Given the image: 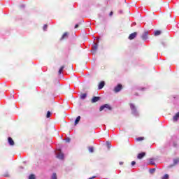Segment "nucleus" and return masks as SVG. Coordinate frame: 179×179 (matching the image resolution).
Masks as SVG:
<instances>
[{"instance_id": "20e7f679", "label": "nucleus", "mask_w": 179, "mask_h": 179, "mask_svg": "<svg viewBox=\"0 0 179 179\" xmlns=\"http://www.w3.org/2000/svg\"><path fill=\"white\" fill-rule=\"evenodd\" d=\"M68 37H69V33L64 32L62 36L61 37L60 40L61 41H62V40H65V38H68Z\"/></svg>"}, {"instance_id": "2eb2a0df", "label": "nucleus", "mask_w": 179, "mask_h": 179, "mask_svg": "<svg viewBox=\"0 0 179 179\" xmlns=\"http://www.w3.org/2000/svg\"><path fill=\"white\" fill-rule=\"evenodd\" d=\"M162 34V31L157 30L154 32V36H160Z\"/></svg>"}, {"instance_id": "f704fd0d", "label": "nucleus", "mask_w": 179, "mask_h": 179, "mask_svg": "<svg viewBox=\"0 0 179 179\" xmlns=\"http://www.w3.org/2000/svg\"><path fill=\"white\" fill-rule=\"evenodd\" d=\"M98 41H99V38H97Z\"/></svg>"}, {"instance_id": "7c9ffc66", "label": "nucleus", "mask_w": 179, "mask_h": 179, "mask_svg": "<svg viewBox=\"0 0 179 179\" xmlns=\"http://www.w3.org/2000/svg\"><path fill=\"white\" fill-rule=\"evenodd\" d=\"M119 164H120V166H122V164H124V162H119Z\"/></svg>"}, {"instance_id": "393cba45", "label": "nucleus", "mask_w": 179, "mask_h": 179, "mask_svg": "<svg viewBox=\"0 0 179 179\" xmlns=\"http://www.w3.org/2000/svg\"><path fill=\"white\" fill-rule=\"evenodd\" d=\"M162 179H169V175L168 174L164 175Z\"/></svg>"}, {"instance_id": "412c9836", "label": "nucleus", "mask_w": 179, "mask_h": 179, "mask_svg": "<svg viewBox=\"0 0 179 179\" xmlns=\"http://www.w3.org/2000/svg\"><path fill=\"white\" fill-rule=\"evenodd\" d=\"M51 117V112L48 111L46 114V118H50Z\"/></svg>"}, {"instance_id": "1a4fd4ad", "label": "nucleus", "mask_w": 179, "mask_h": 179, "mask_svg": "<svg viewBox=\"0 0 179 179\" xmlns=\"http://www.w3.org/2000/svg\"><path fill=\"white\" fill-rule=\"evenodd\" d=\"M106 85V83H104V81H101L99 85V90H101V89H103L104 87Z\"/></svg>"}, {"instance_id": "cd10ccee", "label": "nucleus", "mask_w": 179, "mask_h": 179, "mask_svg": "<svg viewBox=\"0 0 179 179\" xmlns=\"http://www.w3.org/2000/svg\"><path fill=\"white\" fill-rule=\"evenodd\" d=\"M136 164V162L135 161L131 162V166H135Z\"/></svg>"}, {"instance_id": "aec40b11", "label": "nucleus", "mask_w": 179, "mask_h": 179, "mask_svg": "<svg viewBox=\"0 0 179 179\" xmlns=\"http://www.w3.org/2000/svg\"><path fill=\"white\" fill-rule=\"evenodd\" d=\"M173 148H177V146H178V143H177V141L173 142Z\"/></svg>"}, {"instance_id": "9b49d317", "label": "nucleus", "mask_w": 179, "mask_h": 179, "mask_svg": "<svg viewBox=\"0 0 179 179\" xmlns=\"http://www.w3.org/2000/svg\"><path fill=\"white\" fill-rule=\"evenodd\" d=\"M97 48H99V44L97 43L94 44L92 46V50L94 52H96V51H97Z\"/></svg>"}, {"instance_id": "a211bd4d", "label": "nucleus", "mask_w": 179, "mask_h": 179, "mask_svg": "<svg viewBox=\"0 0 179 179\" xmlns=\"http://www.w3.org/2000/svg\"><path fill=\"white\" fill-rule=\"evenodd\" d=\"M88 150L90 153H93V152H94V148L93 147H89Z\"/></svg>"}, {"instance_id": "72a5a7b5", "label": "nucleus", "mask_w": 179, "mask_h": 179, "mask_svg": "<svg viewBox=\"0 0 179 179\" xmlns=\"http://www.w3.org/2000/svg\"><path fill=\"white\" fill-rule=\"evenodd\" d=\"M107 144H108V145H110V142L108 141V142H107Z\"/></svg>"}, {"instance_id": "39448f33", "label": "nucleus", "mask_w": 179, "mask_h": 179, "mask_svg": "<svg viewBox=\"0 0 179 179\" xmlns=\"http://www.w3.org/2000/svg\"><path fill=\"white\" fill-rule=\"evenodd\" d=\"M177 164H179V157L173 159V164L171 166H177Z\"/></svg>"}, {"instance_id": "f257e3e1", "label": "nucleus", "mask_w": 179, "mask_h": 179, "mask_svg": "<svg viewBox=\"0 0 179 179\" xmlns=\"http://www.w3.org/2000/svg\"><path fill=\"white\" fill-rule=\"evenodd\" d=\"M108 110L109 111H111V110H113V108L111 107V106L108 105V104H104L103 106H101L99 108V111H103V110Z\"/></svg>"}, {"instance_id": "2f4dec72", "label": "nucleus", "mask_w": 179, "mask_h": 179, "mask_svg": "<svg viewBox=\"0 0 179 179\" xmlns=\"http://www.w3.org/2000/svg\"><path fill=\"white\" fill-rule=\"evenodd\" d=\"M113 15V11H111L110 13H109V16H112Z\"/></svg>"}, {"instance_id": "4468645a", "label": "nucleus", "mask_w": 179, "mask_h": 179, "mask_svg": "<svg viewBox=\"0 0 179 179\" xmlns=\"http://www.w3.org/2000/svg\"><path fill=\"white\" fill-rule=\"evenodd\" d=\"M80 97V99H82V100H85L86 99V97H87V94H86V93L81 94Z\"/></svg>"}, {"instance_id": "0eeeda50", "label": "nucleus", "mask_w": 179, "mask_h": 179, "mask_svg": "<svg viewBox=\"0 0 179 179\" xmlns=\"http://www.w3.org/2000/svg\"><path fill=\"white\" fill-rule=\"evenodd\" d=\"M129 106L131 111H133V113H136V107L135 106V105H134L133 103H130Z\"/></svg>"}, {"instance_id": "f3484780", "label": "nucleus", "mask_w": 179, "mask_h": 179, "mask_svg": "<svg viewBox=\"0 0 179 179\" xmlns=\"http://www.w3.org/2000/svg\"><path fill=\"white\" fill-rule=\"evenodd\" d=\"M79 121H80V116L77 117V118L75 120V125H78L79 124Z\"/></svg>"}, {"instance_id": "9d476101", "label": "nucleus", "mask_w": 179, "mask_h": 179, "mask_svg": "<svg viewBox=\"0 0 179 179\" xmlns=\"http://www.w3.org/2000/svg\"><path fill=\"white\" fill-rule=\"evenodd\" d=\"M144 156H146V153L145 152H141V153H139L137 156V158L138 159H143V157Z\"/></svg>"}, {"instance_id": "473e14b6", "label": "nucleus", "mask_w": 179, "mask_h": 179, "mask_svg": "<svg viewBox=\"0 0 179 179\" xmlns=\"http://www.w3.org/2000/svg\"><path fill=\"white\" fill-rule=\"evenodd\" d=\"M93 178H96V176H93L92 178H90L89 179H93Z\"/></svg>"}, {"instance_id": "6ab92c4d", "label": "nucleus", "mask_w": 179, "mask_h": 179, "mask_svg": "<svg viewBox=\"0 0 179 179\" xmlns=\"http://www.w3.org/2000/svg\"><path fill=\"white\" fill-rule=\"evenodd\" d=\"M145 137H138L136 138V141H138V142H141V141H144Z\"/></svg>"}, {"instance_id": "6e6552de", "label": "nucleus", "mask_w": 179, "mask_h": 179, "mask_svg": "<svg viewBox=\"0 0 179 179\" xmlns=\"http://www.w3.org/2000/svg\"><path fill=\"white\" fill-rule=\"evenodd\" d=\"M149 34V32L148 31H145L144 32V34L142 36L143 40H147L148 39V35Z\"/></svg>"}, {"instance_id": "c756f323", "label": "nucleus", "mask_w": 179, "mask_h": 179, "mask_svg": "<svg viewBox=\"0 0 179 179\" xmlns=\"http://www.w3.org/2000/svg\"><path fill=\"white\" fill-rule=\"evenodd\" d=\"M78 27H79V24H76L75 25V29H78Z\"/></svg>"}, {"instance_id": "ddd939ff", "label": "nucleus", "mask_w": 179, "mask_h": 179, "mask_svg": "<svg viewBox=\"0 0 179 179\" xmlns=\"http://www.w3.org/2000/svg\"><path fill=\"white\" fill-rule=\"evenodd\" d=\"M8 143L11 146H13V145H15V141H13V139H12V138L10 137L8 138Z\"/></svg>"}, {"instance_id": "7ed1b4c3", "label": "nucleus", "mask_w": 179, "mask_h": 179, "mask_svg": "<svg viewBox=\"0 0 179 179\" xmlns=\"http://www.w3.org/2000/svg\"><path fill=\"white\" fill-rule=\"evenodd\" d=\"M138 36L137 32H134L129 36V40H134Z\"/></svg>"}, {"instance_id": "f8f14e48", "label": "nucleus", "mask_w": 179, "mask_h": 179, "mask_svg": "<svg viewBox=\"0 0 179 179\" xmlns=\"http://www.w3.org/2000/svg\"><path fill=\"white\" fill-rule=\"evenodd\" d=\"M57 159H59L60 160L64 159V154L62 152H59L57 155Z\"/></svg>"}, {"instance_id": "5701e85b", "label": "nucleus", "mask_w": 179, "mask_h": 179, "mask_svg": "<svg viewBox=\"0 0 179 179\" xmlns=\"http://www.w3.org/2000/svg\"><path fill=\"white\" fill-rule=\"evenodd\" d=\"M29 179H36V176L34 175H30Z\"/></svg>"}, {"instance_id": "a878e982", "label": "nucleus", "mask_w": 179, "mask_h": 179, "mask_svg": "<svg viewBox=\"0 0 179 179\" xmlns=\"http://www.w3.org/2000/svg\"><path fill=\"white\" fill-rule=\"evenodd\" d=\"M66 143H69V142H71V138H66Z\"/></svg>"}, {"instance_id": "4be33fe9", "label": "nucleus", "mask_w": 179, "mask_h": 179, "mask_svg": "<svg viewBox=\"0 0 179 179\" xmlns=\"http://www.w3.org/2000/svg\"><path fill=\"white\" fill-rule=\"evenodd\" d=\"M52 179H57V173H53L52 176Z\"/></svg>"}, {"instance_id": "dca6fc26", "label": "nucleus", "mask_w": 179, "mask_h": 179, "mask_svg": "<svg viewBox=\"0 0 179 179\" xmlns=\"http://www.w3.org/2000/svg\"><path fill=\"white\" fill-rule=\"evenodd\" d=\"M64 68H65V66H62L60 67V69H59V71H58L59 75H61V73H62V71H64Z\"/></svg>"}, {"instance_id": "b1692460", "label": "nucleus", "mask_w": 179, "mask_h": 179, "mask_svg": "<svg viewBox=\"0 0 179 179\" xmlns=\"http://www.w3.org/2000/svg\"><path fill=\"white\" fill-rule=\"evenodd\" d=\"M155 171H156V169H152L151 170H150V173H151L152 174H153Z\"/></svg>"}, {"instance_id": "c85d7f7f", "label": "nucleus", "mask_w": 179, "mask_h": 179, "mask_svg": "<svg viewBox=\"0 0 179 179\" xmlns=\"http://www.w3.org/2000/svg\"><path fill=\"white\" fill-rule=\"evenodd\" d=\"M47 27H48L47 24H45V25L43 26V30H44V31L47 30Z\"/></svg>"}, {"instance_id": "bb28decb", "label": "nucleus", "mask_w": 179, "mask_h": 179, "mask_svg": "<svg viewBox=\"0 0 179 179\" xmlns=\"http://www.w3.org/2000/svg\"><path fill=\"white\" fill-rule=\"evenodd\" d=\"M150 164H155V162H153L152 160H155V159H150Z\"/></svg>"}, {"instance_id": "423d86ee", "label": "nucleus", "mask_w": 179, "mask_h": 179, "mask_svg": "<svg viewBox=\"0 0 179 179\" xmlns=\"http://www.w3.org/2000/svg\"><path fill=\"white\" fill-rule=\"evenodd\" d=\"M99 100H100L99 96H94L91 100V103H97V101H99Z\"/></svg>"}, {"instance_id": "f03ea898", "label": "nucleus", "mask_w": 179, "mask_h": 179, "mask_svg": "<svg viewBox=\"0 0 179 179\" xmlns=\"http://www.w3.org/2000/svg\"><path fill=\"white\" fill-rule=\"evenodd\" d=\"M121 90H122V85L121 84H118L113 90L115 93H118L119 92H121Z\"/></svg>"}]
</instances>
